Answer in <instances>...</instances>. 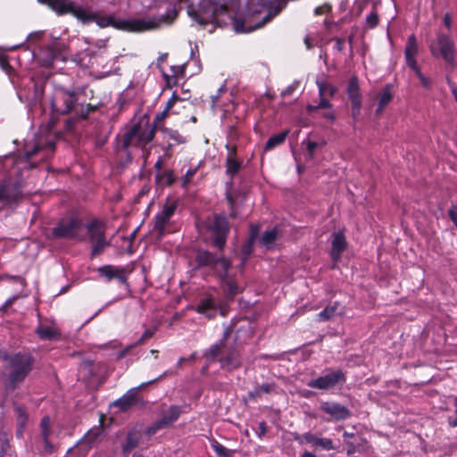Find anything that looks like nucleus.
I'll use <instances>...</instances> for the list:
<instances>
[{
  "instance_id": "1a4fd4ad",
  "label": "nucleus",
  "mask_w": 457,
  "mask_h": 457,
  "mask_svg": "<svg viewBox=\"0 0 457 457\" xmlns=\"http://www.w3.org/2000/svg\"><path fill=\"white\" fill-rule=\"evenodd\" d=\"M9 364L12 370L6 382V389L14 391L31 371L33 357L30 354L17 353L11 356Z\"/></svg>"
},
{
  "instance_id": "393cba45",
  "label": "nucleus",
  "mask_w": 457,
  "mask_h": 457,
  "mask_svg": "<svg viewBox=\"0 0 457 457\" xmlns=\"http://www.w3.org/2000/svg\"><path fill=\"white\" fill-rule=\"evenodd\" d=\"M419 52V46L415 35H411L407 40L404 49V58L410 69H416L418 66L416 55Z\"/></svg>"
},
{
  "instance_id": "bb28decb",
  "label": "nucleus",
  "mask_w": 457,
  "mask_h": 457,
  "mask_svg": "<svg viewBox=\"0 0 457 457\" xmlns=\"http://www.w3.org/2000/svg\"><path fill=\"white\" fill-rule=\"evenodd\" d=\"M281 7H276L274 9H270L269 12L262 18V20L256 23L253 27L249 28L248 29H245L244 25L237 24L235 27L236 32H251L254 29H260L263 27L265 24L270 22L276 15L280 12Z\"/></svg>"
},
{
  "instance_id": "49530a36",
  "label": "nucleus",
  "mask_w": 457,
  "mask_h": 457,
  "mask_svg": "<svg viewBox=\"0 0 457 457\" xmlns=\"http://www.w3.org/2000/svg\"><path fill=\"white\" fill-rule=\"evenodd\" d=\"M177 102L183 103V100H181L179 97H178L176 96H173L167 102L166 107L163 109V111L161 112V114H162V115L167 114L170 112V110L171 109V107L174 105V104Z\"/></svg>"
},
{
  "instance_id": "7c9ffc66",
  "label": "nucleus",
  "mask_w": 457,
  "mask_h": 457,
  "mask_svg": "<svg viewBox=\"0 0 457 457\" xmlns=\"http://www.w3.org/2000/svg\"><path fill=\"white\" fill-rule=\"evenodd\" d=\"M278 238V228L277 227L272 228L271 229L265 230L262 237L259 238V241L262 245H263L266 248H270L271 245Z\"/></svg>"
},
{
  "instance_id": "ddd939ff",
  "label": "nucleus",
  "mask_w": 457,
  "mask_h": 457,
  "mask_svg": "<svg viewBox=\"0 0 457 457\" xmlns=\"http://www.w3.org/2000/svg\"><path fill=\"white\" fill-rule=\"evenodd\" d=\"M78 97L75 91H70L64 88H59L55 91L51 100L52 111L55 114H69L71 112H77Z\"/></svg>"
},
{
  "instance_id": "3c124183",
  "label": "nucleus",
  "mask_w": 457,
  "mask_h": 457,
  "mask_svg": "<svg viewBox=\"0 0 457 457\" xmlns=\"http://www.w3.org/2000/svg\"><path fill=\"white\" fill-rule=\"evenodd\" d=\"M114 279H117L120 284H127V278L124 272V269H118Z\"/></svg>"
},
{
  "instance_id": "dca6fc26",
  "label": "nucleus",
  "mask_w": 457,
  "mask_h": 457,
  "mask_svg": "<svg viewBox=\"0 0 457 457\" xmlns=\"http://www.w3.org/2000/svg\"><path fill=\"white\" fill-rule=\"evenodd\" d=\"M434 56L441 55L450 65H453L455 58V44L453 39L446 34H439L437 37V48L431 46Z\"/></svg>"
},
{
  "instance_id": "a18cd8bd",
  "label": "nucleus",
  "mask_w": 457,
  "mask_h": 457,
  "mask_svg": "<svg viewBox=\"0 0 457 457\" xmlns=\"http://www.w3.org/2000/svg\"><path fill=\"white\" fill-rule=\"evenodd\" d=\"M167 134L170 139L176 141L178 144L186 143L185 137H183L177 130L167 129Z\"/></svg>"
},
{
  "instance_id": "58836bf2",
  "label": "nucleus",
  "mask_w": 457,
  "mask_h": 457,
  "mask_svg": "<svg viewBox=\"0 0 457 457\" xmlns=\"http://www.w3.org/2000/svg\"><path fill=\"white\" fill-rule=\"evenodd\" d=\"M165 428L160 420H156L151 426L147 427L145 430V434L151 437L155 435L159 430Z\"/></svg>"
},
{
  "instance_id": "72a5a7b5",
  "label": "nucleus",
  "mask_w": 457,
  "mask_h": 457,
  "mask_svg": "<svg viewBox=\"0 0 457 457\" xmlns=\"http://www.w3.org/2000/svg\"><path fill=\"white\" fill-rule=\"evenodd\" d=\"M13 410L17 417V425H20V427H26L29 420L26 407L13 403Z\"/></svg>"
},
{
  "instance_id": "2f4dec72",
  "label": "nucleus",
  "mask_w": 457,
  "mask_h": 457,
  "mask_svg": "<svg viewBox=\"0 0 457 457\" xmlns=\"http://www.w3.org/2000/svg\"><path fill=\"white\" fill-rule=\"evenodd\" d=\"M156 182L162 186H170L175 181V177L171 170L156 172Z\"/></svg>"
},
{
  "instance_id": "4d7b16f0",
  "label": "nucleus",
  "mask_w": 457,
  "mask_h": 457,
  "mask_svg": "<svg viewBox=\"0 0 457 457\" xmlns=\"http://www.w3.org/2000/svg\"><path fill=\"white\" fill-rule=\"evenodd\" d=\"M267 433V425L265 421L259 423V432L257 433L258 437L262 438Z\"/></svg>"
},
{
  "instance_id": "a878e982",
  "label": "nucleus",
  "mask_w": 457,
  "mask_h": 457,
  "mask_svg": "<svg viewBox=\"0 0 457 457\" xmlns=\"http://www.w3.org/2000/svg\"><path fill=\"white\" fill-rule=\"evenodd\" d=\"M182 409L179 405H170L167 411L162 413L159 419L165 428L171 427L179 418Z\"/></svg>"
},
{
  "instance_id": "f704fd0d",
  "label": "nucleus",
  "mask_w": 457,
  "mask_h": 457,
  "mask_svg": "<svg viewBox=\"0 0 457 457\" xmlns=\"http://www.w3.org/2000/svg\"><path fill=\"white\" fill-rule=\"evenodd\" d=\"M118 269L119 268L107 264L97 268V272L100 276L104 277L107 282H110L114 279Z\"/></svg>"
},
{
  "instance_id": "680f3d73",
  "label": "nucleus",
  "mask_w": 457,
  "mask_h": 457,
  "mask_svg": "<svg viewBox=\"0 0 457 457\" xmlns=\"http://www.w3.org/2000/svg\"><path fill=\"white\" fill-rule=\"evenodd\" d=\"M448 424L451 428L457 427V410L454 411V416L448 418Z\"/></svg>"
},
{
  "instance_id": "09e8293b",
  "label": "nucleus",
  "mask_w": 457,
  "mask_h": 457,
  "mask_svg": "<svg viewBox=\"0 0 457 457\" xmlns=\"http://www.w3.org/2000/svg\"><path fill=\"white\" fill-rule=\"evenodd\" d=\"M448 216L457 228V205H453L448 210Z\"/></svg>"
},
{
  "instance_id": "c9c22d12",
  "label": "nucleus",
  "mask_w": 457,
  "mask_h": 457,
  "mask_svg": "<svg viewBox=\"0 0 457 457\" xmlns=\"http://www.w3.org/2000/svg\"><path fill=\"white\" fill-rule=\"evenodd\" d=\"M211 446L218 457H232V451L226 448L217 440L213 439L211 442Z\"/></svg>"
},
{
  "instance_id": "f03ea898",
  "label": "nucleus",
  "mask_w": 457,
  "mask_h": 457,
  "mask_svg": "<svg viewBox=\"0 0 457 457\" xmlns=\"http://www.w3.org/2000/svg\"><path fill=\"white\" fill-rule=\"evenodd\" d=\"M58 15L71 14L83 23L96 22L100 28L112 27L127 32H144L159 29L162 24H170L177 16L175 9L169 10L167 15L146 19H116L114 14L102 16L96 12H87L70 0H39Z\"/></svg>"
},
{
  "instance_id": "7ed1b4c3",
  "label": "nucleus",
  "mask_w": 457,
  "mask_h": 457,
  "mask_svg": "<svg viewBox=\"0 0 457 457\" xmlns=\"http://www.w3.org/2000/svg\"><path fill=\"white\" fill-rule=\"evenodd\" d=\"M195 268H209L220 281L225 297L233 300L241 292L235 277L229 274L231 261L205 249H199L195 256Z\"/></svg>"
},
{
  "instance_id": "0e129e2a",
  "label": "nucleus",
  "mask_w": 457,
  "mask_h": 457,
  "mask_svg": "<svg viewBox=\"0 0 457 457\" xmlns=\"http://www.w3.org/2000/svg\"><path fill=\"white\" fill-rule=\"evenodd\" d=\"M444 24L447 28V29H451L452 28V18L449 13H445L444 16Z\"/></svg>"
},
{
  "instance_id": "a19ab883",
  "label": "nucleus",
  "mask_w": 457,
  "mask_h": 457,
  "mask_svg": "<svg viewBox=\"0 0 457 457\" xmlns=\"http://www.w3.org/2000/svg\"><path fill=\"white\" fill-rule=\"evenodd\" d=\"M299 81H294L287 88L281 91V96L284 98L287 96H292L295 91L299 87Z\"/></svg>"
},
{
  "instance_id": "c03bdc74",
  "label": "nucleus",
  "mask_w": 457,
  "mask_h": 457,
  "mask_svg": "<svg viewBox=\"0 0 457 457\" xmlns=\"http://www.w3.org/2000/svg\"><path fill=\"white\" fill-rule=\"evenodd\" d=\"M416 76L418 77V79H420L421 85L425 87V88H428L429 86H430V81L428 78H426L423 73L421 72V71L420 70L419 66L416 67V69H411Z\"/></svg>"
},
{
  "instance_id": "b1692460",
  "label": "nucleus",
  "mask_w": 457,
  "mask_h": 457,
  "mask_svg": "<svg viewBox=\"0 0 457 457\" xmlns=\"http://www.w3.org/2000/svg\"><path fill=\"white\" fill-rule=\"evenodd\" d=\"M332 237L330 257L334 262H337L341 259L343 252L346 249L347 242L342 231L333 233Z\"/></svg>"
},
{
  "instance_id": "69168bd1",
  "label": "nucleus",
  "mask_w": 457,
  "mask_h": 457,
  "mask_svg": "<svg viewBox=\"0 0 457 457\" xmlns=\"http://www.w3.org/2000/svg\"><path fill=\"white\" fill-rule=\"evenodd\" d=\"M3 276H4V279L7 278V279H10V280L19 281V282L23 281V278L21 276H18V275L5 274V275H3Z\"/></svg>"
},
{
  "instance_id": "aec40b11",
  "label": "nucleus",
  "mask_w": 457,
  "mask_h": 457,
  "mask_svg": "<svg viewBox=\"0 0 457 457\" xmlns=\"http://www.w3.org/2000/svg\"><path fill=\"white\" fill-rule=\"evenodd\" d=\"M142 438V430L137 427H132L127 432L125 439L120 444L123 457L129 454L139 445Z\"/></svg>"
},
{
  "instance_id": "052dcab7",
  "label": "nucleus",
  "mask_w": 457,
  "mask_h": 457,
  "mask_svg": "<svg viewBox=\"0 0 457 457\" xmlns=\"http://www.w3.org/2000/svg\"><path fill=\"white\" fill-rule=\"evenodd\" d=\"M248 396L250 399H255L257 397H260L261 396V392H260V389L259 387H255L253 390H251L248 392Z\"/></svg>"
},
{
  "instance_id": "f3484780",
  "label": "nucleus",
  "mask_w": 457,
  "mask_h": 457,
  "mask_svg": "<svg viewBox=\"0 0 457 457\" xmlns=\"http://www.w3.org/2000/svg\"><path fill=\"white\" fill-rule=\"evenodd\" d=\"M197 313H200L209 320L214 319L218 312L225 317L228 310L221 306L212 295L201 298L195 307Z\"/></svg>"
},
{
  "instance_id": "423d86ee",
  "label": "nucleus",
  "mask_w": 457,
  "mask_h": 457,
  "mask_svg": "<svg viewBox=\"0 0 457 457\" xmlns=\"http://www.w3.org/2000/svg\"><path fill=\"white\" fill-rule=\"evenodd\" d=\"M223 333L221 337L211 345L209 354L213 357L217 353L219 345L228 343L230 339L231 344L243 349L244 345L253 337V329L251 323L245 320H231L228 323H223Z\"/></svg>"
},
{
  "instance_id": "4c0bfd02",
  "label": "nucleus",
  "mask_w": 457,
  "mask_h": 457,
  "mask_svg": "<svg viewBox=\"0 0 457 457\" xmlns=\"http://www.w3.org/2000/svg\"><path fill=\"white\" fill-rule=\"evenodd\" d=\"M302 145H306V150L308 154V159L312 160L315 157V150L319 146V144L315 141H312L309 139H305L303 141Z\"/></svg>"
},
{
  "instance_id": "603ef678",
  "label": "nucleus",
  "mask_w": 457,
  "mask_h": 457,
  "mask_svg": "<svg viewBox=\"0 0 457 457\" xmlns=\"http://www.w3.org/2000/svg\"><path fill=\"white\" fill-rule=\"evenodd\" d=\"M196 170H197L196 168L187 170V171L184 177L183 186H186L187 184H188L191 181L193 176L196 172Z\"/></svg>"
},
{
  "instance_id": "bf43d9fd",
  "label": "nucleus",
  "mask_w": 457,
  "mask_h": 457,
  "mask_svg": "<svg viewBox=\"0 0 457 457\" xmlns=\"http://www.w3.org/2000/svg\"><path fill=\"white\" fill-rule=\"evenodd\" d=\"M50 418L48 416H45L42 418L40 421V428L41 429H50Z\"/></svg>"
},
{
  "instance_id": "0eeeda50",
  "label": "nucleus",
  "mask_w": 457,
  "mask_h": 457,
  "mask_svg": "<svg viewBox=\"0 0 457 457\" xmlns=\"http://www.w3.org/2000/svg\"><path fill=\"white\" fill-rule=\"evenodd\" d=\"M211 346L203 353L204 358H205L209 363L218 361L220 368L228 372L237 370L243 366V349L231 344L230 341L219 345L217 353L213 357L209 354Z\"/></svg>"
},
{
  "instance_id": "6e6552de",
  "label": "nucleus",
  "mask_w": 457,
  "mask_h": 457,
  "mask_svg": "<svg viewBox=\"0 0 457 457\" xmlns=\"http://www.w3.org/2000/svg\"><path fill=\"white\" fill-rule=\"evenodd\" d=\"M87 230L86 240L91 245L90 258L94 259L104 253L105 248L111 245L106 238V225L104 221L95 218L84 225Z\"/></svg>"
},
{
  "instance_id": "2eb2a0df",
  "label": "nucleus",
  "mask_w": 457,
  "mask_h": 457,
  "mask_svg": "<svg viewBox=\"0 0 457 457\" xmlns=\"http://www.w3.org/2000/svg\"><path fill=\"white\" fill-rule=\"evenodd\" d=\"M320 410L329 416L328 419H324L326 421H344L352 416V411L346 405L335 401L321 402Z\"/></svg>"
},
{
  "instance_id": "e2e57ef3",
  "label": "nucleus",
  "mask_w": 457,
  "mask_h": 457,
  "mask_svg": "<svg viewBox=\"0 0 457 457\" xmlns=\"http://www.w3.org/2000/svg\"><path fill=\"white\" fill-rule=\"evenodd\" d=\"M16 299H18V295H14L12 297L8 298L4 303V305L1 307V309L5 310L6 308L10 307Z\"/></svg>"
},
{
  "instance_id": "774afa93",
  "label": "nucleus",
  "mask_w": 457,
  "mask_h": 457,
  "mask_svg": "<svg viewBox=\"0 0 457 457\" xmlns=\"http://www.w3.org/2000/svg\"><path fill=\"white\" fill-rule=\"evenodd\" d=\"M136 345H135V343L133 345H128L127 347H125L122 351L120 352V354L119 356L120 357H124L126 354H128L129 353V351L134 348Z\"/></svg>"
},
{
  "instance_id": "338daca9",
  "label": "nucleus",
  "mask_w": 457,
  "mask_h": 457,
  "mask_svg": "<svg viewBox=\"0 0 457 457\" xmlns=\"http://www.w3.org/2000/svg\"><path fill=\"white\" fill-rule=\"evenodd\" d=\"M344 40L341 39V38H337L336 39V45L334 46L335 49L338 50V51H343L344 49Z\"/></svg>"
},
{
  "instance_id": "13d9d810",
  "label": "nucleus",
  "mask_w": 457,
  "mask_h": 457,
  "mask_svg": "<svg viewBox=\"0 0 457 457\" xmlns=\"http://www.w3.org/2000/svg\"><path fill=\"white\" fill-rule=\"evenodd\" d=\"M44 32L43 31H35V32H32L29 35L28 37V39L29 41H37L39 40L42 36H43Z\"/></svg>"
},
{
  "instance_id": "20e7f679",
  "label": "nucleus",
  "mask_w": 457,
  "mask_h": 457,
  "mask_svg": "<svg viewBox=\"0 0 457 457\" xmlns=\"http://www.w3.org/2000/svg\"><path fill=\"white\" fill-rule=\"evenodd\" d=\"M167 116H155L154 124L150 122V116H133L125 127L122 135L121 148L127 150L129 146H142L151 142L155 135L156 125Z\"/></svg>"
},
{
  "instance_id": "39448f33",
  "label": "nucleus",
  "mask_w": 457,
  "mask_h": 457,
  "mask_svg": "<svg viewBox=\"0 0 457 457\" xmlns=\"http://www.w3.org/2000/svg\"><path fill=\"white\" fill-rule=\"evenodd\" d=\"M202 227L204 231L205 242L218 252H223L230 231V224L227 216L223 213L214 212L203 220Z\"/></svg>"
},
{
  "instance_id": "4468645a",
  "label": "nucleus",
  "mask_w": 457,
  "mask_h": 457,
  "mask_svg": "<svg viewBox=\"0 0 457 457\" xmlns=\"http://www.w3.org/2000/svg\"><path fill=\"white\" fill-rule=\"evenodd\" d=\"M242 162L233 158L231 155H228L226 159V173L230 176V179L226 183V199L230 209L229 217L235 218L237 216L235 211L236 201L230 189L233 186V178L238 173L242 168Z\"/></svg>"
},
{
  "instance_id": "ea45409f",
  "label": "nucleus",
  "mask_w": 457,
  "mask_h": 457,
  "mask_svg": "<svg viewBox=\"0 0 457 457\" xmlns=\"http://www.w3.org/2000/svg\"><path fill=\"white\" fill-rule=\"evenodd\" d=\"M378 24V14L374 10L366 17V25L370 29H374Z\"/></svg>"
},
{
  "instance_id": "6e6d98bb",
  "label": "nucleus",
  "mask_w": 457,
  "mask_h": 457,
  "mask_svg": "<svg viewBox=\"0 0 457 457\" xmlns=\"http://www.w3.org/2000/svg\"><path fill=\"white\" fill-rule=\"evenodd\" d=\"M357 445L353 442L346 443V453L348 455L353 454L357 452Z\"/></svg>"
},
{
  "instance_id": "a211bd4d",
  "label": "nucleus",
  "mask_w": 457,
  "mask_h": 457,
  "mask_svg": "<svg viewBox=\"0 0 457 457\" xmlns=\"http://www.w3.org/2000/svg\"><path fill=\"white\" fill-rule=\"evenodd\" d=\"M212 110L214 112H222L230 114L236 111V104L231 99V95L228 93L225 86H221L215 96H212Z\"/></svg>"
},
{
  "instance_id": "37998d69",
  "label": "nucleus",
  "mask_w": 457,
  "mask_h": 457,
  "mask_svg": "<svg viewBox=\"0 0 457 457\" xmlns=\"http://www.w3.org/2000/svg\"><path fill=\"white\" fill-rule=\"evenodd\" d=\"M154 335V330L146 328L142 336L135 342V345H143L146 340L151 338Z\"/></svg>"
},
{
  "instance_id": "de8ad7c7",
  "label": "nucleus",
  "mask_w": 457,
  "mask_h": 457,
  "mask_svg": "<svg viewBox=\"0 0 457 457\" xmlns=\"http://www.w3.org/2000/svg\"><path fill=\"white\" fill-rule=\"evenodd\" d=\"M331 11V5L329 4H324L320 6H318L314 10L315 15H321L325 13H328Z\"/></svg>"
},
{
  "instance_id": "5fc2aeb1",
  "label": "nucleus",
  "mask_w": 457,
  "mask_h": 457,
  "mask_svg": "<svg viewBox=\"0 0 457 457\" xmlns=\"http://www.w3.org/2000/svg\"><path fill=\"white\" fill-rule=\"evenodd\" d=\"M258 387L260 389L261 394L262 393L270 394L272 391L274 385L269 384V383H263Z\"/></svg>"
},
{
  "instance_id": "9d476101",
  "label": "nucleus",
  "mask_w": 457,
  "mask_h": 457,
  "mask_svg": "<svg viewBox=\"0 0 457 457\" xmlns=\"http://www.w3.org/2000/svg\"><path fill=\"white\" fill-rule=\"evenodd\" d=\"M82 227V220L76 216L62 218L55 227L52 228L51 237L54 239H69L85 242L86 237L79 233V230Z\"/></svg>"
},
{
  "instance_id": "5701e85b",
  "label": "nucleus",
  "mask_w": 457,
  "mask_h": 457,
  "mask_svg": "<svg viewBox=\"0 0 457 457\" xmlns=\"http://www.w3.org/2000/svg\"><path fill=\"white\" fill-rule=\"evenodd\" d=\"M347 96L352 104L353 111L359 112L361 106V94L356 76H353L347 85Z\"/></svg>"
},
{
  "instance_id": "c756f323",
  "label": "nucleus",
  "mask_w": 457,
  "mask_h": 457,
  "mask_svg": "<svg viewBox=\"0 0 457 457\" xmlns=\"http://www.w3.org/2000/svg\"><path fill=\"white\" fill-rule=\"evenodd\" d=\"M392 87V85L388 84L384 88H382L381 91L378 93V109L377 111L378 112H381L383 108L391 102L393 98Z\"/></svg>"
},
{
  "instance_id": "473e14b6",
  "label": "nucleus",
  "mask_w": 457,
  "mask_h": 457,
  "mask_svg": "<svg viewBox=\"0 0 457 457\" xmlns=\"http://www.w3.org/2000/svg\"><path fill=\"white\" fill-rule=\"evenodd\" d=\"M338 305V302H334L332 305H328L326 308H324L321 312L318 313V320L327 321L335 315H337Z\"/></svg>"
},
{
  "instance_id": "4be33fe9",
  "label": "nucleus",
  "mask_w": 457,
  "mask_h": 457,
  "mask_svg": "<svg viewBox=\"0 0 457 457\" xmlns=\"http://www.w3.org/2000/svg\"><path fill=\"white\" fill-rule=\"evenodd\" d=\"M316 85L319 88L320 101L317 107L328 108L329 107L328 97H332L337 91V87L327 82L325 79H317Z\"/></svg>"
},
{
  "instance_id": "9b49d317",
  "label": "nucleus",
  "mask_w": 457,
  "mask_h": 457,
  "mask_svg": "<svg viewBox=\"0 0 457 457\" xmlns=\"http://www.w3.org/2000/svg\"><path fill=\"white\" fill-rule=\"evenodd\" d=\"M170 371H165L156 378H154L150 381L142 383L141 385L130 388L120 398L117 399L112 403V405L115 407H118L120 411H128L131 407L135 405H143L144 400L143 398L138 395L139 391L148 386L151 385L156 381L161 380L162 378H165L168 374H170Z\"/></svg>"
},
{
  "instance_id": "8fccbe9b",
  "label": "nucleus",
  "mask_w": 457,
  "mask_h": 457,
  "mask_svg": "<svg viewBox=\"0 0 457 457\" xmlns=\"http://www.w3.org/2000/svg\"><path fill=\"white\" fill-rule=\"evenodd\" d=\"M9 448H10L9 440L7 438L2 439L1 445H0V457H4L7 453V451Z\"/></svg>"
},
{
  "instance_id": "6ab92c4d",
  "label": "nucleus",
  "mask_w": 457,
  "mask_h": 457,
  "mask_svg": "<svg viewBox=\"0 0 457 457\" xmlns=\"http://www.w3.org/2000/svg\"><path fill=\"white\" fill-rule=\"evenodd\" d=\"M178 207L177 201L167 202L162 205L161 212H157L154 218V229L158 233V238H162L166 234V225L170 222L171 216Z\"/></svg>"
},
{
  "instance_id": "f8f14e48",
  "label": "nucleus",
  "mask_w": 457,
  "mask_h": 457,
  "mask_svg": "<svg viewBox=\"0 0 457 457\" xmlns=\"http://www.w3.org/2000/svg\"><path fill=\"white\" fill-rule=\"evenodd\" d=\"M346 382V373L342 370H329L326 374L307 382L311 388L329 390L337 386L342 387Z\"/></svg>"
},
{
  "instance_id": "c85d7f7f",
  "label": "nucleus",
  "mask_w": 457,
  "mask_h": 457,
  "mask_svg": "<svg viewBox=\"0 0 457 457\" xmlns=\"http://www.w3.org/2000/svg\"><path fill=\"white\" fill-rule=\"evenodd\" d=\"M288 132L289 130L286 129L269 137L264 145V151H270L275 147L278 146L279 145L283 144L288 135Z\"/></svg>"
},
{
  "instance_id": "79ce46f5",
  "label": "nucleus",
  "mask_w": 457,
  "mask_h": 457,
  "mask_svg": "<svg viewBox=\"0 0 457 457\" xmlns=\"http://www.w3.org/2000/svg\"><path fill=\"white\" fill-rule=\"evenodd\" d=\"M55 450L54 445L49 441V439H46L43 441V448L40 450L42 455H50Z\"/></svg>"
},
{
  "instance_id": "f257e3e1",
  "label": "nucleus",
  "mask_w": 457,
  "mask_h": 457,
  "mask_svg": "<svg viewBox=\"0 0 457 457\" xmlns=\"http://www.w3.org/2000/svg\"><path fill=\"white\" fill-rule=\"evenodd\" d=\"M55 149V144L48 141L45 145L34 144L30 148L25 146L22 158L16 159L9 154L0 157V172L5 174V178L0 184V212L7 208H12L23 197L25 187L24 172L36 167L32 159L45 160L50 157Z\"/></svg>"
},
{
  "instance_id": "412c9836",
  "label": "nucleus",
  "mask_w": 457,
  "mask_h": 457,
  "mask_svg": "<svg viewBox=\"0 0 457 457\" xmlns=\"http://www.w3.org/2000/svg\"><path fill=\"white\" fill-rule=\"evenodd\" d=\"M299 443L310 444L315 449H320L324 451L336 449L332 439L327 437H319L317 435L311 432L303 434L302 440H300Z\"/></svg>"
},
{
  "instance_id": "cd10ccee",
  "label": "nucleus",
  "mask_w": 457,
  "mask_h": 457,
  "mask_svg": "<svg viewBox=\"0 0 457 457\" xmlns=\"http://www.w3.org/2000/svg\"><path fill=\"white\" fill-rule=\"evenodd\" d=\"M36 334L42 340H55L59 339L60 333L51 327L38 325L36 328Z\"/></svg>"
},
{
  "instance_id": "e433bc0d",
  "label": "nucleus",
  "mask_w": 457,
  "mask_h": 457,
  "mask_svg": "<svg viewBox=\"0 0 457 457\" xmlns=\"http://www.w3.org/2000/svg\"><path fill=\"white\" fill-rule=\"evenodd\" d=\"M254 241L253 239H247L241 247V255L243 256V265H245L246 262L253 253Z\"/></svg>"
},
{
  "instance_id": "864d4df0",
  "label": "nucleus",
  "mask_w": 457,
  "mask_h": 457,
  "mask_svg": "<svg viewBox=\"0 0 457 457\" xmlns=\"http://www.w3.org/2000/svg\"><path fill=\"white\" fill-rule=\"evenodd\" d=\"M259 236V226L251 225L250 227V236L248 239H253L255 242Z\"/></svg>"
}]
</instances>
